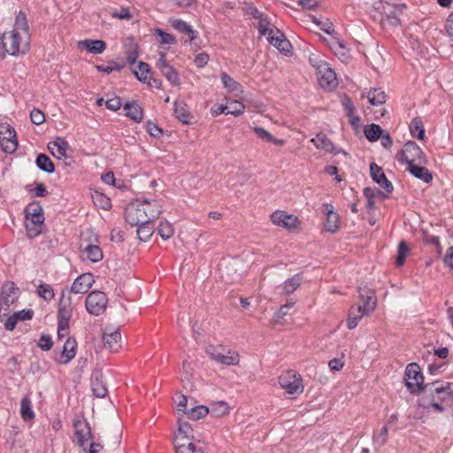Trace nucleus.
<instances>
[{
    "label": "nucleus",
    "mask_w": 453,
    "mask_h": 453,
    "mask_svg": "<svg viewBox=\"0 0 453 453\" xmlns=\"http://www.w3.org/2000/svg\"><path fill=\"white\" fill-rule=\"evenodd\" d=\"M126 115L135 122H140L143 118L142 107L134 102L124 105Z\"/></svg>",
    "instance_id": "obj_35"
},
{
    "label": "nucleus",
    "mask_w": 453,
    "mask_h": 453,
    "mask_svg": "<svg viewBox=\"0 0 453 453\" xmlns=\"http://www.w3.org/2000/svg\"><path fill=\"white\" fill-rule=\"evenodd\" d=\"M405 386L411 393L425 391L424 377L419 365L416 363L409 364L404 372Z\"/></svg>",
    "instance_id": "obj_7"
},
{
    "label": "nucleus",
    "mask_w": 453,
    "mask_h": 453,
    "mask_svg": "<svg viewBox=\"0 0 453 453\" xmlns=\"http://www.w3.org/2000/svg\"><path fill=\"white\" fill-rule=\"evenodd\" d=\"M220 78L224 88L229 94H232L235 97H242L243 88L239 82L230 77L226 73H222Z\"/></svg>",
    "instance_id": "obj_29"
},
{
    "label": "nucleus",
    "mask_w": 453,
    "mask_h": 453,
    "mask_svg": "<svg viewBox=\"0 0 453 453\" xmlns=\"http://www.w3.org/2000/svg\"><path fill=\"white\" fill-rule=\"evenodd\" d=\"M270 219L275 226L290 232L299 229L302 225V221L297 216L282 210L273 211L270 216Z\"/></svg>",
    "instance_id": "obj_8"
},
{
    "label": "nucleus",
    "mask_w": 453,
    "mask_h": 453,
    "mask_svg": "<svg viewBox=\"0 0 453 453\" xmlns=\"http://www.w3.org/2000/svg\"><path fill=\"white\" fill-rule=\"evenodd\" d=\"M77 342L74 338L67 337L63 346L60 356L57 362L61 365H67L76 355Z\"/></svg>",
    "instance_id": "obj_22"
},
{
    "label": "nucleus",
    "mask_w": 453,
    "mask_h": 453,
    "mask_svg": "<svg viewBox=\"0 0 453 453\" xmlns=\"http://www.w3.org/2000/svg\"><path fill=\"white\" fill-rule=\"evenodd\" d=\"M104 346L109 351L116 353L122 348L121 334L118 329L105 328L103 334Z\"/></svg>",
    "instance_id": "obj_16"
},
{
    "label": "nucleus",
    "mask_w": 453,
    "mask_h": 453,
    "mask_svg": "<svg viewBox=\"0 0 453 453\" xmlns=\"http://www.w3.org/2000/svg\"><path fill=\"white\" fill-rule=\"evenodd\" d=\"M157 232L163 240H168L173 235L174 227L171 222L167 220H161Z\"/></svg>",
    "instance_id": "obj_44"
},
{
    "label": "nucleus",
    "mask_w": 453,
    "mask_h": 453,
    "mask_svg": "<svg viewBox=\"0 0 453 453\" xmlns=\"http://www.w3.org/2000/svg\"><path fill=\"white\" fill-rule=\"evenodd\" d=\"M73 309V307L71 296L63 292L59 300L58 315L72 317Z\"/></svg>",
    "instance_id": "obj_38"
},
{
    "label": "nucleus",
    "mask_w": 453,
    "mask_h": 453,
    "mask_svg": "<svg viewBox=\"0 0 453 453\" xmlns=\"http://www.w3.org/2000/svg\"><path fill=\"white\" fill-rule=\"evenodd\" d=\"M48 149L58 159H65L66 158V151L69 149V144L65 139L58 137L55 141L48 143Z\"/></svg>",
    "instance_id": "obj_28"
},
{
    "label": "nucleus",
    "mask_w": 453,
    "mask_h": 453,
    "mask_svg": "<svg viewBox=\"0 0 453 453\" xmlns=\"http://www.w3.org/2000/svg\"><path fill=\"white\" fill-rule=\"evenodd\" d=\"M30 119L35 125H41L45 121L44 113L38 109H34L31 111Z\"/></svg>",
    "instance_id": "obj_61"
},
{
    "label": "nucleus",
    "mask_w": 453,
    "mask_h": 453,
    "mask_svg": "<svg viewBox=\"0 0 453 453\" xmlns=\"http://www.w3.org/2000/svg\"><path fill=\"white\" fill-rule=\"evenodd\" d=\"M29 26L27 16L22 11H19L16 16L13 28L4 32L1 36L4 51L14 57L24 55L29 50Z\"/></svg>",
    "instance_id": "obj_1"
},
{
    "label": "nucleus",
    "mask_w": 453,
    "mask_h": 453,
    "mask_svg": "<svg viewBox=\"0 0 453 453\" xmlns=\"http://www.w3.org/2000/svg\"><path fill=\"white\" fill-rule=\"evenodd\" d=\"M323 206L326 216L324 227L326 232L335 234L340 229V216L334 211L332 204L325 203Z\"/></svg>",
    "instance_id": "obj_19"
},
{
    "label": "nucleus",
    "mask_w": 453,
    "mask_h": 453,
    "mask_svg": "<svg viewBox=\"0 0 453 453\" xmlns=\"http://www.w3.org/2000/svg\"><path fill=\"white\" fill-rule=\"evenodd\" d=\"M36 165L42 171L48 173H52L55 171V166L50 158L45 154H40L36 158Z\"/></svg>",
    "instance_id": "obj_45"
},
{
    "label": "nucleus",
    "mask_w": 453,
    "mask_h": 453,
    "mask_svg": "<svg viewBox=\"0 0 453 453\" xmlns=\"http://www.w3.org/2000/svg\"><path fill=\"white\" fill-rule=\"evenodd\" d=\"M111 16L118 19L130 20L132 19L130 11L126 7H122L119 11L112 12Z\"/></svg>",
    "instance_id": "obj_62"
},
{
    "label": "nucleus",
    "mask_w": 453,
    "mask_h": 453,
    "mask_svg": "<svg viewBox=\"0 0 453 453\" xmlns=\"http://www.w3.org/2000/svg\"><path fill=\"white\" fill-rule=\"evenodd\" d=\"M370 173L372 180L388 193L393 190L392 183L386 178L382 169L375 163L370 165Z\"/></svg>",
    "instance_id": "obj_23"
},
{
    "label": "nucleus",
    "mask_w": 453,
    "mask_h": 453,
    "mask_svg": "<svg viewBox=\"0 0 453 453\" xmlns=\"http://www.w3.org/2000/svg\"><path fill=\"white\" fill-rule=\"evenodd\" d=\"M301 278L299 275H295L288 280H287L282 286L283 292L286 295H290L294 293L297 288L300 286Z\"/></svg>",
    "instance_id": "obj_49"
},
{
    "label": "nucleus",
    "mask_w": 453,
    "mask_h": 453,
    "mask_svg": "<svg viewBox=\"0 0 453 453\" xmlns=\"http://www.w3.org/2000/svg\"><path fill=\"white\" fill-rule=\"evenodd\" d=\"M369 103L373 106H380L386 103L387 96L383 90L380 88H374L370 90L366 96Z\"/></svg>",
    "instance_id": "obj_39"
},
{
    "label": "nucleus",
    "mask_w": 453,
    "mask_h": 453,
    "mask_svg": "<svg viewBox=\"0 0 453 453\" xmlns=\"http://www.w3.org/2000/svg\"><path fill=\"white\" fill-rule=\"evenodd\" d=\"M409 253V248L405 242H401L398 246V254L396 257L397 266H402L405 261L406 256Z\"/></svg>",
    "instance_id": "obj_59"
},
{
    "label": "nucleus",
    "mask_w": 453,
    "mask_h": 453,
    "mask_svg": "<svg viewBox=\"0 0 453 453\" xmlns=\"http://www.w3.org/2000/svg\"><path fill=\"white\" fill-rule=\"evenodd\" d=\"M79 50H85L92 54H101L106 49V42L103 40L86 39L77 42Z\"/></svg>",
    "instance_id": "obj_27"
},
{
    "label": "nucleus",
    "mask_w": 453,
    "mask_h": 453,
    "mask_svg": "<svg viewBox=\"0 0 453 453\" xmlns=\"http://www.w3.org/2000/svg\"><path fill=\"white\" fill-rule=\"evenodd\" d=\"M168 23L176 31L188 35L190 42L196 39V32L186 21L177 18H170Z\"/></svg>",
    "instance_id": "obj_30"
},
{
    "label": "nucleus",
    "mask_w": 453,
    "mask_h": 453,
    "mask_svg": "<svg viewBox=\"0 0 453 453\" xmlns=\"http://www.w3.org/2000/svg\"><path fill=\"white\" fill-rule=\"evenodd\" d=\"M37 293H38L39 296H41L42 298H43L46 301L52 300L55 296L54 290L51 288V286L49 284H45V283H42L38 286Z\"/></svg>",
    "instance_id": "obj_54"
},
{
    "label": "nucleus",
    "mask_w": 453,
    "mask_h": 453,
    "mask_svg": "<svg viewBox=\"0 0 453 453\" xmlns=\"http://www.w3.org/2000/svg\"><path fill=\"white\" fill-rule=\"evenodd\" d=\"M309 61L316 70L317 79L321 88L332 89L337 86L335 72L319 55L311 54Z\"/></svg>",
    "instance_id": "obj_3"
},
{
    "label": "nucleus",
    "mask_w": 453,
    "mask_h": 453,
    "mask_svg": "<svg viewBox=\"0 0 453 453\" xmlns=\"http://www.w3.org/2000/svg\"><path fill=\"white\" fill-rule=\"evenodd\" d=\"M176 453H204L202 448H197L195 443L190 446H185L181 449H176Z\"/></svg>",
    "instance_id": "obj_64"
},
{
    "label": "nucleus",
    "mask_w": 453,
    "mask_h": 453,
    "mask_svg": "<svg viewBox=\"0 0 453 453\" xmlns=\"http://www.w3.org/2000/svg\"><path fill=\"white\" fill-rule=\"evenodd\" d=\"M226 108V114H231L234 116L242 115L245 110L244 104L238 100L227 101Z\"/></svg>",
    "instance_id": "obj_52"
},
{
    "label": "nucleus",
    "mask_w": 453,
    "mask_h": 453,
    "mask_svg": "<svg viewBox=\"0 0 453 453\" xmlns=\"http://www.w3.org/2000/svg\"><path fill=\"white\" fill-rule=\"evenodd\" d=\"M80 250L82 259L92 263H97L104 257L103 251L98 246L97 235L89 229L81 234Z\"/></svg>",
    "instance_id": "obj_2"
},
{
    "label": "nucleus",
    "mask_w": 453,
    "mask_h": 453,
    "mask_svg": "<svg viewBox=\"0 0 453 453\" xmlns=\"http://www.w3.org/2000/svg\"><path fill=\"white\" fill-rule=\"evenodd\" d=\"M20 416L26 422L35 419V414L32 409V401L28 396L22 397L20 401Z\"/></svg>",
    "instance_id": "obj_34"
},
{
    "label": "nucleus",
    "mask_w": 453,
    "mask_h": 453,
    "mask_svg": "<svg viewBox=\"0 0 453 453\" xmlns=\"http://www.w3.org/2000/svg\"><path fill=\"white\" fill-rule=\"evenodd\" d=\"M174 114L176 118L184 124L189 123V112L188 105L184 102L174 103Z\"/></svg>",
    "instance_id": "obj_41"
},
{
    "label": "nucleus",
    "mask_w": 453,
    "mask_h": 453,
    "mask_svg": "<svg viewBox=\"0 0 453 453\" xmlns=\"http://www.w3.org/2000/svg\"><path fill=\"white\" fill-rule=\"evenodd\" d=\"M421 164H415L408 166V171L416 178L423 180L426 183H429L433 180L432 173L424 166L420 165Z\"/></svg>",
    "instance_id": "obj_33"
},
{
    "label": "nucleus",
    "mask_w": 453,
    "mask_h": 453,
    "mask_svg": "<svg viewBox=\"0 0 453 453\" xmlns=\"http://www.w3.org/2000/svg\"><path fill=\"white\" fill-rule=\"evenodd\" d=\"M92 390L96 397H104L107 394V388L101 381L95 380L92 383Z\"/></svg>",
    "instance_id": "obj_60"
},
{
    "label": "nucleus",
    "mask_w": 453,
    "mask_h": 453,
    "mask_svg": "<svg viewBox=\"0 0 453 453\" xmlns=\"http://www.w3.org/2000/svg\"><path fill=\"white\" fill-rule=\"evenodd\" d=\"M124 52L127 60L130 64H134L139 56V46L133 37H128L124 41Z\"/></svg>",
    "instance_id": "obj_31"
},
{
    "label": "nucleus",
    "mask_w": 453,
    "mask_h": 453,
    "mask_svg": "<svg viewBox=\"0 0 453 453\" xmlns=\"http://www.w3.org/2000/svg\"><path fill=\"white\" fill-rule=\"evenodd\" d=\"M252 130L257 136L264 141L274 144L275 146L282 147L286 144V141L283 139L275 138L270 132L261 127H253Z\"/></svg>",
    "instance_id": "obj_32"
},
{
    "label": "nucleus",
    "mask_w": 453,
    "mask_h": 453,
    "mask_svg": "<svg viewBox=\"0 0 453 453\" xmlns=\"http://www.w3.org/2000/svg\"><path fill=\"white\" fill-rule=\"evenodd\" d=\"M278 383L288 398L294 399L302 395L304 385L302 375L296 370H287L278 377Z\"/></svg>",
    "instance_id": "obj_4"
},
{
    "label": "nucleus",
    "mask_w": 453,
    "mask_h": 453,
    "mask_svg": "<svg viewBox=\"0 0 453 453\" xmlns=\"http://www.w3.org/2000/svg\"><path fill=\"white\" fill-rule=\"evenodd\" d=\"M362 318L363 316L351 307L347 319V327L350 330L356 328Z\"/></svg>",
    "instance_id": "obj_58"
},
{
    "label": "nucleus",
    "mask_w": 453,
    "mask_h": 453,
    "mask_svg": "<svg viewBox=\"0 0 453 453\" xmlns=\"http://www.w3.org/2000/svg\"><path fill=\"white\" fill-rule=\"evenodd\" d=\"M396 157L401 164H406L408 166L417 163H425L424 152L420 147L413 142H406Z\"/></svg>",
    "instance_id": "obj_6"
},
{
    "label": "nucleus",
    "mask_w": 453,
    "mask_h": 453,
    "mask_svg": "<svg viewBox=\"0 0 453 453\" xmlns=\"http://www.w3.org/2000/svg\"><path fill=\"white\" fill-rule=\"evenodd\" d=\"M194 430L190 424L180 418L178 419V430L174 436L175 450L185 446H190L194 443Z\"/></svg>",
    "instance_id": "obj_9"
},
{
    "label": "nucleus",
    "mask_w": 453,
    "mask_h": 453,
    "mask_svg": "<svg viewBox=\"0 0 453 453\" xmlns=\"http://www.w3.org/2000/svg\"><path fill=\"white\" fill-rule=\"evenodd\" d=\"M273 34L266 38L268 42L277 48L281 53L288 55L291 52L292 45L285 35L277 28Z\"/></svg>",
    "instance_id": "obj_21"
},
{
    "label": "nucleus",
    "mask_w": 453,
    "mask_h": 453,
    "mask_svg": "<svg viewBox=\"0 0 453 453\" xmlns=\"http://www.w3.org/2000/svg\"><path fill=\"white\" fill-rule=\"evenodd\" d=\"M205 351L211 360L223 365H237L241 361L236 350L226 349L222 345L211 344L206 347Z\"/></svg>",
    "instance_id": "obj_5"
},
{
    "label": "nucleus",
    "mask_w": 453,
    "mask_h": 453,
    "mask_svg": "<svg viewBox=\"0 0 453 453\" xmlns=\"http://www.w3.org/2000/svg\"><path fill=\"white\" fill-rule=\"evenodd\" d=\"M384 131L385 130L381 129V127L376 124L366 126L364 130L365 137L371 142L379 140Z\"/></svg>",
    "instance_id": "obj_46"
},
{
    "label": "nucleus",
    "mask_w": 453,
    "mask_h": 453,
    "mask_svg": "<svg viewBox=\"0 0 453 453\" xmlns=\"http://www.w3.org/2000/svg\"><path fill=\"white\" fill-rule=\"evenodd\" d=\"M209 409L211 415L216 418L226 416L230 411V407L225 401L213 402Z\"/></svg>",
    "instance_id": "obj_40"
},
{
    "label": "nucleus",
    "mask_w": 453,
    "mask_h": 453,
    "mask_svg": "<svg viewBox=\"0 0 453 453\" xmlns=\"http://www.w3.org/2000/svg\"><path fill=\"white\" fill-rule=\"evenodd\" d=\"M140 200L130 203L125 211L126 221L131 226H138L147 223L146 213Z\"/></svg>",
    "instance_id": "obj_12"
},
{
    "label": "nucleus",
    "mask_w": 453,
    "mask_h": 453,
    "mask_svg": "<svg viewBox=\"0 0 453 453\" xmlns=\"http://www.w3.org/2000/svg\"><path fill=\"white\" fill-rule=\"evenodd\" d=\"M258 22L257 24V27L261 35L265 36V38L269 37L273 34V30H276L277 27L271 24V22L265 18L264 16L257 19Z\"/></svg>",
    "instance_id": "obj_42"
},
{
    "label": "nucleus",
    "mask_w": 453,
    "mask_h": 453,
    "mask_svg": "<svg viewBox=\"0 0 453 453\" xmlns=\"http://www.w3.org/2000/svg\"><path fill=\"white\" fill-rule=\"evenodd\" d=\"M92 198H93V201H94V203L104 209V210H107L111 207V201L108 197H106L104 194L102 193H98V192H96L93 196H92Z\"/></svg>",
    "instance_id": "obj_56"
},
{
    "label": "nucleus",
    "mask_w": 453,
    "mask_h": 453,
    "mask_svg": "<svg viewBox=\"0 0 453 453\" xmlns=\"http://www.w3.org/2000/svg\"><path fill=\"white\" fill-rule=\"evenodd\" d=\"M44 216L26 217V229L29 238H35L42 232Z\"/></svg>",
    "instance_id": "obj_26"
},
{
    "label": "nucleus",
    "mask_w": 453,
    "mask_h": 453,
    "mask_svg": "<svg viewBox=\"0 0 453 453\" xmlns=\"http://www.w3.org/2000/svg\"><path fill=\"white\" fill-rule=\"evenodd\" d=\"M382 12L381 14L385 20L391 26H397L400 24L399 15L406 9L404 4L393 5L388 3H380Z\"/></svg>",
    "instance_id": "obj_15"
},
{
    "label": "nucleus",
    "mask_w": 453,
    "mask_h": 453,
    "mask_svg": "<svg viewBox=\"0 0 453 453\" xmlns=\"http://www.w3.org/2000/svg\"><path fill=\"white\" fill-rule=\"evenodd\" d=\"M331 49L341 61L348 62L350 59L349 50L347 49L343 42L340 40L333 41L331 43Z\"/></svg>",
    "instance_id": "obj_36"
},
{
    "label": "nucleus",
    "mask_w": 453,
    "mask_h": 453,
    "mask_svg": "<svg viewBox=\"0 0 453 453\" xmlns=\"http://www.w3.org/2000/svg\"><path fill=\"white\" fill-rule=\"evenodd\" d=\"M53 345V342L49 335L42 334L38 342V346L43 350H50Z\"/></svg>",
    "instance_id": "obj_63"
},
{
    "label": "nucleus",
    "mask_w": 453,
    "mask_h": 453,
    "mask_svg": "<svg viewBox=\"0 0 453 453\" xmlns=\"http://www.w3.org/2000/svg\"><path fill=\"white\" fill-rule=\"evenodd\" d=\"M73 425L75 428V441L80 446L84 447L85 443L91 439L90 426L84 420H76Z\"/></svg>",
    "instance_id": "obj_24"
},
{
    "label": "nucleus",
    "mask_w": 453,
    "mask_h": 453,
    "mask_svg": "<svg viewBox=\"0 0 453 453\" xmlns=\"http://www.w3.org/2000/svg\"><path fill=\"white\" fill-rule=\"evenodd\" d=\"M26 217L44 216L43 210L39 203L32 202L25 209Z\"/></svg>",
    "instance_id": "obj_57"
},
{
    "label": "nucleus",
    "mask_w": 453,
    "mask_h": 453,
    "mask_svg": "<svg viewBox=\"0 0 453 453\" xmlns=\"http://www.w3.org/2000/svg\"><path fill=\"white\" fill-rule=\"evenodd\" d=\"M95 282L94 275L89 273H82L73 282L70 292L73 294H85Z\"/></svg>",
    "instance_id": "obj_20"
},
{
    "label": "nucleus",
    "mask_w": 453,
    "mask_h": 453,
    "mask_svg": "<svg viewBox=\"0 0 453 453\" xmlns=\"http://www.w3.org/2000/svg\"><path fill=\"white\" fill-rule=\"evenodd\" d=\"M0 145L4 152L13 153L18 148L16 132L11 125L0 123Z\"/></svg>",
    "instance_id": "obj_11"
},
{
    "label": "nucleus",
    "mask_w": 453,
    "mask_h": 453,
    "mask_svg": "<svg viewBox=\"0 0 453 453\" xmlns=\"http://www.w3.org/2000/svg\"><path fill=\"white\" fill-rule=\"evenodd\" d=\"M154 33L160 37L161 44L173 45L177 43V40L173 35L163 31L161 28H155Z\"/></svg>",
    "instance_id": "obj_55"
},
{
    "label": "nucleus",
    "mask_w": 453,
    "mask_h": 453,
    "mask_svg": "<svg viewBox=\"0 0 453 453\" xmlns=\"http://www.w3.org/2000/svg\"><path fill=\"white\" fill-rule=\"evenodd\" d=\"M209 412V407L205 405H196L191 406L188 411H187L186 415L188 418L196 420L204 418Z\"/></svg>",
    "instance_id": "obj_43"
},
{
    "label": "nucleus",
    "mask_w": 453,
    "mask_h": 453,
    "mask_svg": "<svg viewBox=\"0 0 453 453\" xmlns=\"http://www.w3.org/2000/svg\"><path fill=\"white\" fill-rule=\"evenodd\" d=\"M107 303L108 298L102 291H92L86 298V309L88 313L95 316L104 313Z\"/></svg>",
    "instance_id": "obj_10"
},
{
    "label": "nucleus",
    "mask_w": 453,
    "mask_h": 453,
    "mask_svg": "<svg viewBox=\"0 0 453 453\" xmlns=\"http://www.w3.org/2000/svg\"><path fill=\"white\" fill-rule=\"evenodd\" d=\"M144 212L146 213L147 223H150L152 220L157 219L162 212V206L160 203L156 199H144L140 200Z\"/></svg>",
    "instance_id": "obj_25"
},
{
    "label": "nucleus",
    "mask_w": 453,
    "mask_h": 453,
    "mask_svg": "<svg viewBox=\"0 0 453 453\" xmlns=\"http://www.w3.org/2000/svg\"><path fill=\"white\" fill-rule=\"evenodd\" d=\"M173 401L177 405L178 411L186 414L189 409L188 397L180 393H176Z\"/></svg>",
    "instance_id": "obj_53"
},
{
    "label": "nucleus",
    "mask_w": 453,
    "mask_h": 453,
    "mask_svg": "<svg viewBox=\"0 0 453 453\" xmlns=\"http://www.w3.org/2000/svg\"><path fill=\"white\" fill-rule=\"evenodd\" d=\"M311 142L318 150L326 152H332L334 149L333 142L322 133L318 134L315 138L311 140Z\"/></svg>",
    "instance_id": "obj_37"
},
{
    "label": "nucleus",
    "mask_w": 453,
    "mask_h": 453,
    "mask_svg": "<svg viewBox=\"0 0 453 453\" xmlns=\"http://www.w3.org/2000/svg\"><path fill=\"white\" fill-rule=\"evenodd\" d=\"M447 383L436 381L431 385H426L425 388V394L429 396L435 395L441 403H444L448 406H451V401L448 392Z\"/></svg>",
    "instance_id": "obj_17"
},
{
    "label": "nucleus",
    "mask_w": 453,
    "mask_h": 453,
    "mask_svg": "<svg viewBox=\"0 0 453 453\" xmlns=\"http://www.w3.org/2000/svg\"><path fill=\"white\" fill-rule=\"evenodd\" d=\"M19 297V289L14 287L13 283L5 284L2 289L0 296V314L6 316L9 309Z\"/></svg>",
    "instance_id": "obj_13"
},
{
    "label": "nucleus",
    "mask_w": 453,
    "mask_h": 453,
    "mask_svg": "<svg viewBox=\"0 0 453 453\" xmlns=\"http://www.w3.org/2000/svg\"><path fill=\"white\" fill-rule=\"evenodd\" d=\"M137 226V235L139 239L143 242L150 240L154 233V228L150 223L140 224Z\"/></svg>",
    "instance_id": "obj_50"
},
{
    "label": "nucleus",
    "mask_w": 453,
    "mask_h": 453,
    "mask_svg": "<svg viewBox=\"0 0 453 453\" xmlns=\"http://www.w3.org/2000/svg\"><path fill=\"white\" fill-rule=\"evenodd\" d=\"M157 68L173 86H180V80L178 72L167 62L165 53L161 52L156 64Z\"/></svg>",
    "instance_id": "obj_14"
},
{
    "label": "nucleus",
    "mask_w": 453,
    "mask_h": 453,
    "mask_svg": "<svg viewBox=\"0 0 453 453\" xmlns=\"http://www.w3.org/2000/svg\"><path fill=\"white\" fill-rule=\"evenodd\" d=\"M410 131L412 136L423 140L425 137V129L420 119L414 118L410 124Z\"/></svg>",
    "instance_id": "obj_48"
},
{
    "label": "nucleus",
    "mask_w": 453,
    "mask_h": 453,
    "mask_svg": "<svg viewBox=\"0 0 453 453\" xmlns=\"http://www.w3.org/2000/svg\"><path fill=\"white\" fill-rule=\"evenodd\" d=\"M150 71V65L147 63L140 62L137 65V69L134 70V74L140 81L147 82L149 80Z\"/></svg>",
    "instance_id": "obj_51"
},
{
    "label": "nucleus",
    "mask_w": 453,
    "mask_h": 453,
    "mask_svg": "<svg viewBox=\"0 0 453 453\" xmlns=\"http://www.w3.org/2000/svg\"><path fill=\"white\" fill-rule=\"evenodd\" d=\"M377 306V298L373 294L360 295V303L352 306L363 317L371 315Z\"/></svg>",
    "instance_id": "obj_18"
},
{
    "label": "nucleus",
    "mask_w": 453,
    "mask_h": 453,
    "mask_svg": "<svg viewBox=\"0 0 453 453\" xmlns=\"http://www.w3.org/2000/svg\"><path fill=\"white\" fill-rule=\"evenodd\" d=\"M58 336L59 339L69 337V320L71 317L58 315Z\"/></svg>",
    "instance_id": "obj_47"
}]
</instances>
